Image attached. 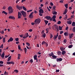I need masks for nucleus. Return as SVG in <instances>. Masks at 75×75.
I'll use <instances>...</instances> for the list:
<instances>
[{
	"mask_svg": "<svg viewBox=\"0 0 75 75\" xmlns=\"http://www.w3.org/2000/svg\"><path fill=\"white\" fill-rule=\"evenodd\" d=\"M8 11H9V14H11V13H13V11H14V10L13 9V8L11 6H9L8 7Z\"/></svg>",
	"mask_w": 75,
	"mask_h": 75,
	"instance_id": "f257e3e1",
	"label": "nucleus"
},
{
	"mask_svg": "<svg viewBox=\"0 0 75 75\" xmlns=\"http://www.w3.org/2000/svg\"><path fill=\"white\" fill-rule=\"evenodd\" d=\"M21 12L23 17H27V13L24 11H21Z\"/></svg>",
	"mask_w": 75,
	"mask_h": 75,
	"instance_id": "f03ea898",
	"label": "nucleus"
},
{
	"mask_svg": "<svg viewBox=\"0 0 75 75\" xmlns=\"http://www.w3.org/2000/svg\"><path fill=\"white\" fill-rule=\"evenodd\" d=\"M28 36H29V35H28V33H26L25 35H24V36L23 37V39H25V38H27Z\"/></svg>",
	"mask_w": 75,
	"mask_h": 75,
	"instance_id": "7ed1b4c3",
	"label": "nucleus"
},
{
	"mask_svg": "<svg viewBox=\"0 0 75 75\" xmlns=\"http://www.w3.org/2000/svg\"><path fill=\"white\" fill-rule=\"evenodd\" d=\"M42 45H45L47 47H48V43L45 41H43L42 43Z\"/></svg>",
	"mask_w": 75,
	"mask_h": 75,
	"instance_id": "20e7f679",
	"label": "nucleus"
},
{
	"mask_svg": "<svg viewBox=\"0 0 75 75\" xmlns=\"http://www.w3.org/2000/svg\"><path fill=\"white\" fill-rule=\"evenodd\" d=\"M40 23V21H38L37 19H36L34 22V23L35 24H39Z\"/></svg>",
	"mask_w": 75,
	"mask_h": 75,
	"instance_id": "39448f33",
	"label": "nucleus"
},
{
	"mask_svg": "<svg viewBox=\"0 0 75 75\" xmlns=\"http://www.w3.org/2000/svg\"><path fill=\"white\" fill-rule=\"evenodd\" d=\"M21 16H22V15L21 13L20 12H18V18H21Z\"/></svg>",
	"mask_w": 75,
	"mask_h": 75,
	"instance_id": "423d86ee",
	"label": "nucleus"
},
{
	"mask_svg": "<svg viewBox=\"0 0 75 75\" xmlns=\"http://www.w3.org/2000/svg\"><path fill=\"white\" fill-rule=\"evenodd\" d=\"M6 64H8V65H10V64H13V65H14V62L12 61V62H6Z\"/></svg>",
	"mask_w": 75,
	"mask_h": 75,
	"instance_id": "0eeeda50",
	"label": "nucleus"
},
{
	"mask_svg": "<svg viewBox=\"0 0 75 75\" xmlns=\"http://www.w3.org/2000/svg\"><path fill=\"white\" fill-rule=\"evenodd\" d=\"M33 13H34V12H32L30 14V15L29 16V18H33Z\"/></svg>",
	"mask_w": 75,
	"mask_h": 75,
	"instance_id": "6e6552de",
	"label": "nucleus"
},
{
	"mask_svg": "<svg viewBox=\"0 0 75 75\" xmlns=\"http://www.w3.org/2000/svg\"><path fill=\"white\" fill-rule=\"evenodd\" d=\"M13 40H14V39H13V38H9V39L8 40V42H11V41H13Z\"/></svg>",
	"mask_w": 75,
	"mask_h": 75,
	"instance_id": "1a4fd4ad",
	"label": "nucleus"
},
{
	"mask_svg": "<svg viewBox=\"0 0 75 75\" xmlns=\"http://www.w3.org/2000/svg\"><path fill=\"white\" fill-rule=\"evenodd\" d=\"M67 23L68 24H69V25H71V24H72V21H71V20L68 21H67Z\"/></svg>",
	"mask_w": 75,
	"mask_h": 75,
	"instance_id": "9d476101",
	"label": "nucleus"
},
{
	"mask_svg": "<svg viewBox=\"0 0 75 75\" xmlns=\"http://www.w3.org/2000/svg\"><path fill=\"white\" fill-rule=\"evenodd\" d=\"M73 35H74V34L73 33L71 34H69V38L70 39L71 38H72V37H73Z\"/></svg>",
	"mask_w": 75,
	"mask_h": 75,
	"instance_id": "9b49d317",
	"label": "nucleus"
},
{
	"mask_svg": "<svg viewBox=\"0 0 75 75\" xmlns=\"http://www.w3.org/2000/svg\"><path fill=\"white\" fill-rule=\"evenodd\" d=\"M9 18L11 19H14V20H15V17L14 16H10L9 17Z\"/></svg>",
	"mask_w": 75,
	"mask_h": 75,
	"instance_id": "f8f14e48",
	"label": "nucleus"
},
{
	"mask_svg": "<svg viewBox=\"0 0 75 75\" xmlns=\"http://www.w3.org/2000/svg\"><path fill=\"white\" fill-rule=\"evenodd\" d=\"M62 59H63L60 58L59 59H57V62H58V61H62Z\"/></svg>",
	"mask_w": 75,
	"mask_h": 75,
	"instance_id": "ddd939ff",
	"label": "nucleus"
},
{
	"mask_svg": "<svg viewBox=\"0 0 75 75\" xmlns=\"http://www.w3.org/2000/svg\"><path fill=\"white\" fill-rule=\"evenodd\" d=\"M45 18L47 20H50L51 18V17L49 16H46L45 17Z\"/></svg>",
	"mask_w": 75,
	"mask_h": 75,
	"instance_id": "4468645a",
	"label": "nucleus"
},
{
	"mask_svg": "<svg viewBox=\"0 0 75 75\" xmlns=\"http://www.w3.org/2000/svg\"><path fill=\"white\" fill-rule=\"evenodd\" d=\"M58 33H57V35H55L53 37V38L55 40H56V39L57 38H58Z\"/></svg>",
	"mask_w": 75,
	"mask_h": 75,
	"instance_id": "2eb2a0df",
	"label": "nucleus"
},
{
	"mask_svg": "<svg viewBox=\"0 0 75 75\" xmlns=\"http://www.w3.org/2000/svg\"><path fill=\"white\" fill-rule=\"evenodd\" d=\"M39 13H41L42 14H43L44 13V11H43V10L42 9H40L39 11Z\"/></svg>",
	"mask_w": 75,
	"mask_h": 75,
	"instance_id": "dca6fc26",
	"label": "nucleus"
},
{
	"mask_svg": "<svg viewBox=\"0 0 75 75\" xmlns=\"http://www.w3.org/2000/svg\"><path fill=\"white\" fill-rule=\"evenodd\" d=\"M17 8L18 9L20 10L22 9H23V7L22 6H17Z\"/></svg>",
	"mask_w": 75,
	"mask_h": 75,
	"instance_id": "f3484780",
	"label": "nucleus"
},
{
	"mask_svg": "<svg viewBox=\"0 0 75 75\" xmlns=\"http://www.w3.org/2000/svg\"><path fill=\"white\" fill-rule=\"evenodd\" d=\"M60 50H61V51H64V50H65V47H61L60 48Z\"/></svg>",
	"mask_w": 75,
	"mask_h": 75,
	"instance_id": "a211bd4d",
	"label": "nucleus"
},
{
	"mask_svg": "<svg viewBox=\"0 0 75 75\" xmlns=\"http://www.w3.org/2000/svg\"><path fill=\"white\" fill-rule=\"evenodd\" d=\"M67 11L68 10H67V9H65L64 12L63 13V14L65 15V14H67Z\"/></svg>",
	"mask_w": 75,
	"mask_h": 75,
	"instance_id": "6ab92c4d",
	"label": "nucleus"
},
{
	"mask_svg": "<svg viewBox=\"0 0 75 75\" xmlns=\"http://www.w3.org/2000/svg\"><path fill=\"white\" fill-rule=\"evenodd\" d=\"M49 55L50 57H52L54 55V53H53V52H52L51 53L49 54Z\"/></svg>",
	"mask_w": 75,
	"mask_h": 75,
	"instance_id": "aec40b11",
	"label": "nucleus"
},
{
	"mask_svg": "<svg viewBox=\"0 0 75 75\" xmlns=\"http://www.w3.org/2000/svg\"><path fill=\"white\" fill-rule=\"evenodd\" d=\"M55 28L56 30H57V31H59V28H58V26H56L55 27Z\"/></svg>",
	"mask_w": 75,
	"mask_h": 75,
	"instance_id": "412c9836",
	"label": "nucleus"
},
{
	"mask_svg": "<svg viewBox=\"0 0 75 75\" xmlns=\"http://www.w3.org/2000/svg\"><path fill=\"white\" fill-rule=\"evenodd\" d=\"M57 56H55L53 55V56H52V57L53 58V59H57Z\"/></svg>",
	"mask_w": 75,
	"mask_h": 75,
	"instance_id": "4be33fe9",
	"label": "nucleus"
},
{
	"mask_svg": "<svg viewBox=\"0 0 75 75\" xmlns=\"http://www.w3.org/2000/svg\"><path fill=\"white\" fill-rule=\"evenodd\" d=\"M34 59L35 60L36 59H37V55H36L34 56Z\"/></svg>",
	"mask_w": 75,
	"mask_h": 75,
	"instance_id": "5701e85b",
	"label": "nucleus"
},
{
	"mask_svg": "<svg viewBox=\"0 0 75 75\" xmlns=\"http://www.w3.org/2000/svg\"><path fill=\"white\" fill-rule=\"evenodd\" d=\"M66 53V51H65L64 50L62 52V55H65V54Z\"/></svg>",
	"mask_w": 75,
	"mask_h": 75,
	"instance_id": "b1692460",
	"label": "nucleus"
},
{
	"mask_svg": "<svg viewBox=\"0 0 75 75\" xmlns=\"http://www.w3.org/2000/svg\"><path fill=\"white\" fill-rule=\"evenodd\" d=\"M72 26L73 27H75V23L74 22H73L72 23V24H71Z\"/></svg>",
	"mask_w": 75,
	"mask_h": 75,
	"instance_id": "393cba45",
	"label": "nucleus"
},
{
	"mask_svg": "<svg viewBox=\"0 0 75 75\" xmlns=\"http://www.w3.org/2000/svg\"><path fill=\"white\" fill-rule=\"evenodd\" d=\"M20 56H21L20 54H18V59H20Z\"/></svg>",
	"mask_w": 75,
	"mask_h": 75,
	"instance_id": "a878e982",
	"label": "nucleus"
},
{
	"mask_svg": "<svg viewBox=\"0 0 75 75\" xmlns=\"http://www.w3.org/2000/svg\"><path fill=\"white\" fill-rule=\"evenodd\" d=\"M57 12L55 11H54V12L53 13V15H57Z\"/></svg>",
	"mask_w": 75,
	"mask_h": 75,
	"instance_id": "bb28decb",
	"label": "nucleus"
},
{
	"mask_svg": "<svg viewBox=\"0 0 75 75\" xmlns=\"http://www.w3.org/2000/svg\"><path fill=\"white\" fill-rule=\"evenodd\" d=\"M11 56H10L8 58V59H7V61H10V60L11 59Z\"/></svg>",
	"mask_w": 75,
	"mask_h": 75,
	"instance_id": "cd10ccee",
	"label": "nucleus"
},
{
	"mask_svg": "<svg viewBox=\"0 0 75 75\" xmlns=\"http://www.w3.org/2000/svg\"><path fill=\"white\" fill-rule=\"evenodd\" d=\"M1 57L2 58H4V53H3L1 55Z\"/></svg>",
	"mask_w": 75,
	"mask_h": 75,
	"instance_id": "c85d7f7f",
	"label": "nucleus"
},
{
	"mask_svg": "<svg viewBox=\"0 0 75 75\" xmlns=\"http://www.w3.org/2000/svg\"><path fill=\"white\" fill-rule=\"evenodd\" d=\"M64 35L65 36H68V33H67V32L64 33Z\"/></svg>",
	"mask_w": 75,
	"mask_h": 75,
	"instance_id": "c756f323",
	"label": "nucleus"
},
{
	"mask_svg": "<svg viewBox=\"0 0 75 75\" xmlns=\"http://www.w3.org/2000/svg\"><path fill=\"white\" fill-rule=\"evenodd\" d=\"M2 13H4V14H5L6 15H7V13L6 12V11H2Z\"/></svg>",
	"mask_w": 75,
	"mask_h": 75,
	"instance_id": "7c9ffc66",
	"label": "nucleus"
},
{
	"mask_svg": "<svg viewBox=\"0 0 75 75\" xmlns=\"http://www.w3.org/2000/svg\"><path fill=\"white\" fill-rule=\"evenodd\" d=\"M61 52L60 51H58L57 52V54L58 55H61Z\"/></svg>",
	"mask_w": 75,
	"mask_h": 75,
	"instance_id": "2f4dec72",
	"label": "nucleus"
},
{
	"mask_svg": "<svg viewBox=\"0 0 75 75\" xmlns=\"http://www.w3.org/2000/svg\"><path fill=\"white\" fill-rule=\"evenodd\" d=\"M58 40H61V35H59L58 37Z\"/></svg>",
	"mask_w": 75,
	"mask_h": 75,
	"instance_id": "473e14b6",
	"label": "nucleus"
},
{
	"mask_svg": "<svg viewBox=\"0 0 75 75\" xmlns=\"http://www.w3.org/2000/svg\"><path fill=\"white\" fill-rule=\"evenodd\" d=\"M3 42H6V38H3Z\"/></svg>",
	"mask_w": 75,
	"mask_h": 75,
	"instance_id": "72a5a7b5",
	"label": "nucleus"
},
{
	"mask_svg": "<svg viewBox=\"0 0 75 75\" xmlns=\"http://www.w3.org/2000/svg\"><path fill=\"white\" fill-rule=\"evenodd\" d=\"M23 49H24V51L25 52V54H26V52H27V48H25Z\"/></svg>",
	"mask_w": 75,
	"mask_h": 75,
	"instance_id": "f704fd0d",
	"label": "nucleus"
},
{
	"mask_svg": "<svg viewBox=\"0 0 75 75\" xmlns=\"http://www.w3.org/2000/svg\"><path fill=\"white\" fill-rule=\"evenodd\" d=\"M44 21L46 25H47V24L48 23V21L45 20Z\"/></svg>",
	"mask_w": 75,
	"mask_h": 75,
	"instance_id": "c9c22d12",
	"label": "nucleus"
},
{
	"mask_svg": "<svg viewBox=\"0 0 75 75\" xmlns=\"http://www.w3.org/2000/svg\"><path fill=\"white\" fill-rule=\"evenodd\" d=\"M23 8L24 10H25V11H27V9H26V8L24 7V6H23Z\"/></svg>",
	"mask_w": 75,
	"mask_h": 75,
	"instance_id": "e433bc0d",
	"label": "nucleus"
},
{
	"mask_svg": "<svg viewBox=\"0 0 75 75\" xmlns=\"http://www.w3.org/2000/svg\"><path fill=\"white\" fill-rule=\"evenodd\" d=\"M55 8H56V7L55 6H54L52 7V9L54 10H55V11L56 10L55 9Z\"/></svg>",
	"mask_w": 75,
	"mask_h": 75,
	"instance_id": "4c0bfd02",
	"label": "nucleus"
},
{
	"mask_svg": "<svg viewBox=\"0 0 75 75\" xmlns=\"http://www.w3.org/2000/svg\"><path fill=\"white\" fill-rule=\"evenodd\" d=\"M59 30H62V27H61L60 26H59Z\"/></svg>",
	"mask_w": 75,
	"mask_h": 75,
	"instance_id": "58836bf2",
	"label": "nucleus"
},
{
	"mask_svg": "<svg viewBox=\"0 0 75 75\" xmlns=\"http://www.w3.org/2000/svg\"><path fill=\"white\" fill-rule=\"evenodd\" d=\"M72 31L73 32H74L75 33V27H74L73 28Z\"/></svg>",
	"mask_w": 75,
	"mask_h": 75,
	"instance_id": "ea45409f",
	"label": "nucleus"
},
{
	"mask_svg": "<svg viewBox=\"0 0 75 75\" xmlns=\"http://www.w3.org/2000/svg\"><path fill=\"white\" fill-rule=\"evenodd\" d=\"M14 72H15L16 73H18V70H15Z\"/></svg>",
	"mask_w": 75,
	"mask_h": 75,
	"instance_id": "a19ab883",
	"label": "nucleus"
},
{
	"mask_svg": "<svg viewBox=\"0 0 75 75\" xmlns=\"http://www.w3.org/2000/svg\"><path fill=\"white\" fill-rule=\"evenodd\" d=\"M29 61L30 63H33V59H30Z\"/></svg>",
	"mask_w": 75,
	"mask_h": 75,
	"instance_id": "79ce46f5",
	"label": "nucleus"
},
{
	"mask_svg": "<svg viewBox=\"0 0 75 75\" xmlns=\"http://www.w3.org/2000/svg\"><path fill=\"white\" fill-rule=\"evenodd\" d=\"M43 37L44 38H45L46 37V34L44 33H43Z\"/></svg>",
	"mask_w": 75,
	"mask_h": 75,
	"instance_id": "37998d69",
	"label": "nucleus"
},
{
	"mask_svg": "<svg viewBox=\"0 0 75 75\" xmlns=\"http://www.w3.org/2000/svg\"><path fill=\"white\" fill-rule=\"evenodd\" d=\"M68 4H65V7H66V8H68Z\"/></svg>",
	"mask_w": 75,
	"mask_h": 75,
	"instance_id": "c03bdc74",
	"label": "nucleus"
},
{
	"mask_svg": "<svg viewBox=\"0 0 75 75\" xmlns=\"http://www.w3.org/2000/svg\"><path fill=\"white\" fill-rule=\"evenodd\" d=\"M50 5L51 6H54V4H53V3L52 2H51L50 3Z\"/></svg>",
	"mask_w": 75,
	"mask_h": 75,
	"instance_id": "a18cd8bd",
	"label": "nucleus"
},
{
	"mask_svg": "<svg viewBox=\"0 0 75 75\" xmlns=\"http://www.w3.org/2000/svg\"><path fill=\"white\" fill-rule=\"evenodd\" d=\"M56 15H53L52 17V18H56Z\"/></svg>",
	"mask_w": 75,
	"mask_h": 75,
	"instance_id": "49530a36",
	"label": "nucleus"
},
{
	"mask_svg": "<svg viewBox=\"0 0 75 75\" xmlns=\"http://www.w3.org/2000/svg\"><path fill=\"white\" fill-rule=\"evenodd\" d=\"M32 11H33V10H30L28 11H27V13H29V12H31Z\"/></svg>",
	"mask_w": 75,
	"mask_h": 75,
	"instance_id": "de8ad7c7",
	"label": "nucleus"
},
{
	"mask_svg": "<svg viewBox=\"0 0 75 75\" xmlns=\"http://www.w3.org/2000/svg\"><path fill=\"white\" fill-rule=\"evenodd\" d=\"M67 39H64V43H66V42H67Z\"/></svg>",
	"mask_w": 75,
	"mask_h": 75,
	"instance_id": "09e8293b",
	"label": "nucleus"
},
{
	"mask_svg": "<svg viewBox=\"0 0 75 75\" xmlns=\"http://www.w3.org/2000/svg\"><path fill=\"white\" fill-rule=\"evenodd\" d=\"M61 23V22L60 21H59L58 22L57 24H60Z\"/></svg>",
	"mask_w": 75,
	"mask_h": 75,
	"instance_id": "8fccbe9b",
	"label": "nucleus"
},
{
	"mask_svg": "<svg viewBox=\"0 0 75 75\" xmlns=\"http://www.w3.org/2000/svg\"><path fill=\"white\" fill-rule=\"evenodd\" d=\"M26 44H27V45L28 46H30V43H29L28 42H26Z\"/></svg>",
	"mask_w": 75,
	"mask_h": 75,
	"instance_id": "3c124183",
	"label": "nucleus"
},
{
	"mask_svg": "<svg viewBox=\"0 0 75 75\" xmlns=\"http://www.w3.org/2000/svg\"><path fill=\"white\" fill-rule=\"evenodd\" d=\"M67 17H68V16H67V15H65V17H64V18L65 19H67Z\"/></svg>",
	"mask_w": 75,
	"mask_h": 75,
	"instance_id": "603ef678",
	"label": "nucleus"
},
{
	"mask_svg": "<svg viewBox=\"0 0 75 75\" xmlns=\"http://www.w3.org/2000/svg\"><path fill=\"white\" fill-rule=\"evenodd\" d=\"M15 39V41H18V38H17Z\"/></svg>",
	"mask_w": 75,
	"mask_h": 75,
	"instance_id": "864d4df0",
	"label": "nucleus"
},
{
	"mask_svg": "<svg viewBox=\"0 0 75 75\" xmlns=\"http://www.w3.org/2000/svg\"><path fill=\"white\" fill-rule=\"evenodd\" d=\"M53 21H54V22H56V20L55 18H53Z\"/></svg>",
	"mask_w": 75,
	"mask_h": 75,
	"instance_id": "5fc2aeb1",
	"label": "nucleus"
},
{
	"mask_svg": "<svg viewBox=\"0 0 75 75\" xmlns=\"http://www.w3.org/2000/svg\"><path fill=\"white\" fill-rule=\"evenodd\" d=\"M3 63H4V62L2 61H0V64H3Z\"/></svg>",
	"mask_w": 75,
	"mask_h": 75,
	"instance_id": "6e6d98bb",
	"label": "nucleus"
},
{
	"mask_svg": "<svg viewBox=\"0 0 75 75\" xmlns=\"http://www.w3.org/2000/svg\"><path fill=\"white\" fill-rule=\"evenodd\" d=\"M39 15L40 16H42V13H39Z\"/></svg>",
	"mask_w": 75,
	"mask_h": 75,
	"instance_id": "4d7b16f0",
	"label": "nucleus"
},
{
	"mask_svg": "<svg viewBox=\"0 0 75 75\" xmlns=\"http://www.w3.org/2000/svg\"><path fill=\"white\" fill-rule=\"evenodd\" d=\"M51 36L50 37V38H52V37H53V35H52V34H50Z\"/></svg>",
	"mask_w": 75,
	"mask_h": 75,
	"instance_id": "13d9d810",
	"label": "nucleus"
},
{
	"mask_svg": "<svg viewBox=\"0 0 75 75\" xmlns=\"http://www.w3.org/2000/svg\"><path fill=\"white\" fill-rule=\"evenodd\" d=\"M59 72V70H56V72Z\"/></svg>",
	"mask_w": 75,
	"mask_h": 75,
	"instance_id": "bf43d9fd",
	"label": "nucleus"
},
{
	"mask_svg": "<svg viewBox=\"0 0 75 75\" xmlns=\"http://www.w3.org/2000/svg\"><path fill=\"white\" fill-rule=\"evenodd\" d=\"M73 47V45H69V46L68 47Z\"/></svg>",
	"mask_w": 75,
	"mask_h": 75,
	"instance_id": "052dcab7",
	"label": "nucleus"
},
{
	"mask_svg": "<svg viewBox=\"0 0 75 75\" xmlns=\"http://www.w3.org/2000/svg\"><path fill=\"white\" fill-rule=\"evenodd\" d=\"M32 31H33V30H32V29H30L28 30V31H30V32H32Z\"/></svg>",
	"mask_w": 75,
	"mask_h": 75,
	"instance_id": "680f3d73",
	"label": "nucleus"
},
{
	"mask_svg": "<svg viewBox=\"0 0 75 75\" xmlns=\"http://www.w3.org/2000/svg\"><path fill=\"white\" fill-rule=\"evenodd\" d=\"M64 33V31H60V34H62V33Z\"/></svg>",
	"mask_w": 75,
	"mask_h": 75,
	"instance_id": "e2e57ef3",
	"label": "nucleus"
},
{
	"mask_svg": "<svg viewBox=\"0 0 75 75\" xmlns=\"http://www.w3.org/2000/svg\"><path fill=\"white\" fill-rule=\"evenodd\" d=\"M19 36L21 38H22L23 37V35H19Z\"/></svg>",
	"mask_w": 75,
	"mask_h": 75,
	"instance_id": "0e129e2a",
	"label": "nucleus"
},
{
	"mask_svg": "<svg viewBox=\"0 0 75 75\" xmlns=\"http://www.w3.org/2000/svg\"><path fill=\"white\" fill-rule=\"evenodd\" d=\"M1 34H4V31L3 30H2L1 31Z\"/></svg>",
	"mask_w": 75,
	"mask_h": 75,
	"instance_id": "69168bd1",
	"label": "nucleus"
},
{
	"mask_svg": "<svg viewBox=\"0 0 75 75\" xmlns=\"http://www.w3.org/2000/svg\"><path fill=\"white\" fill-rule=\"evenodd\" d=\"M6 74H7V72H6V71H5L4 72V75H5Z\"/></svg>",
	"mask_w": 75,
	"mask_h": 75,
	"instance_id": "338daca9",
	"label": "nucleus"
},
{
	"mask_svg": "<svg viewBox=\"0 0 75 75\" xmlns=\"http://www.w3.org/2000/svg\"><path fill=\"white\" fill-rule=\"evenodd\" d=\"M63 0H61V1H59V2L60 3H63Z\"/></svg>",
	"mask_w": 75,
	"mask_h": 75,
	"instance_id": "774afa93",
	"label": "nucleus"
}]
</instances>
